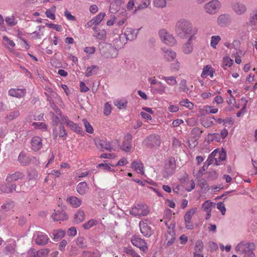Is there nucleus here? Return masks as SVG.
Returning <instances> with one entry per match:
<instances>
[{
	"label": "nucleus",
	"mask_w": 257,
	"mask_h": 257,
	"mask_svg": "<svg viewBox=\"0 0 257 257\" xmlns=\"http://www.w3.org/2000/svg\"><path fill=\"white\" fill-rule=\"evenodd\" d=\"M15 202L14 201L7 202L2 206V208L6 211H8L14 207Z\"/></svg>",
	"instance_id": "09e8293b"
},
{
	"label": "nucleus",
	"mask_w": 257,
	"mask_h": 257,
	"mask_svg": "<svg viewBox=\"0 0 257 257\" xmlns=\"http://www.w3.org/2000/svg\"><path fill=\"white\" fill-rule=\"evenodd\" d=\"M85 214L83 211L79 210L74 215V221L78 223L84 220Z\"/></svg>",
	"instance_id": "7c9ffc66"
},
{
	"label": "nucleus",
	"mask_w": 257,
	"mask_h": 257,
	"mask_svg": "<svg viewBox=\"0 0 257 257\" xmlns=\"http://www.w3.org/2000/svg\"><path fill=\"white\" fill-rule=\"evenodd\" d=\"M1 190L5 193H11L14 190L17 192H20L22 191L21 189H17L16 185L12 183H8L5 185H2L0 187Z\"/></svg>",
	"instance_id": "f3484780"
},
{
	"label": "nucleus",
	"mask_w": 257,
	"mask_h": 257,
	"mask_svg": "<svg viewBox=\"0 0 257 257\" xmlns=\"http://www.w3.org/2000/svg\"><path fill=\"white\" fill-rule=\"evenodd\" d=\"M131 241L134 245L140 248L143 251H146L148 249L147 243L145 240L138 235H134L131 239Z\"/></svg>",
	"instance_id": "9d476101"
},
{
	"label": "nucleus",
	"mask_w": 257,
	"mask_h": 257,
	"mask_svg": "<svg viewBox=\"0 0 257 257\" xmlns=\"http://www.w3.org/2000/svg\"><path fill=\"white\" fill-rule=\"evenodd\" d=\"M179 89L184 92L188 93L189 91V88L186 85V80L183 79L180 83Z\"/></svg>",
	"instance_id": "5fc2aeb1"
},
{
	"label": "nucleus",
	"mask_w": 257,
	"mask_h": 257,
	"mask_svg": "<svg viewBox=\"0 0 257 257\" xmlns=\"http://www.w3.org/2000/svg\"><path fill=\"white\" fill-rule=\"evenodd\" d=\"M9 94L10 95L17 98H21L25 96L26 94V89H13L9 90Z\"/></svg>",
	"instance_id": "4be33fe9"
},
{
	"label": "nucleus",
	"mask_w": 257,
	"mask_h": 257,
	"mask_svg": "<svg viewBox=\"0 0 257 257\" xmlns=\"http://www.w3.org/2000/svg\"><path fill=\"white\" fill-rule=\"evenodd\" d=\"M105 16L104 13H100L96 17H94L92 20L95 23V25H97L100 23Z\"/></svg>",
	"instance_id": "de8ad7c7"
},
{
	"label": "nucleus",
	"mask_w": 257,
	"mask_h": 257,
	"mask_svg": "<svg viewBox=\"0 0 257 257\" xmlns=\"http://www.w3.org/2000/svg\"><path fill=\"white\" fill-rule=\"evenodd\" d=\"M229 23V16L226 15H221L217 19V23L221 27H225Z\"/></svg>",
	"instance_id": "cd10ccee"
},
{
	"label": "nucleus",
	"mask_w": 257,
	"mask_h": 257,
	"mask_svg": "<svg viewBox=\"0 0 257 257\" xmlns=\"http://www.w3.org/2000/svg\"><path fill=\"white\" fill-rule=\"evenodd\" d=\"M176 167V161L174 157L170 158L168 162L164 166V171L163 176L165 178H168L169 176L174 174Z\"/></svg>",
	"instance_id": "39448f33"
},
{
	"label": "nucleus",
	"mask_w": 257,
	"mask_h": 257,
	"mask_svg": "<svg viewBox=\"0 0 257 257\" xmlns=\"http://www.w3.org/2000/svg\"><path fill=\"white\" fill-rule=\"evenodd\" d=\"M210 45L213 48H215L216 45L221 40V38L219 36H213L211 38Z\"/></svg>",
	"instance_id": "8fccbe9b"
},
{
	"label": "nucleus",
	"mask_w": 257,
	"mask_h": 257,
	"mask_svg": "<svg viewBox=\"0 0 257 257\" xmlns=\"http://www.w3.org/2000/svg\"><path fill=\"white\" fill-rule=\"evenodd\" d=\"M5 21L7 24L10 26H14L17 24V22L13 17H7L5 19Z\"/></svg>",
	"instance_id": "338daca9"
},
{
	"label": "nucleus",
	"mask_w": 257,
	"mask_h": 257,
	"mask_svg": "<svg viewBox=\"0 0 257 257\" xmlns=\"http://www.w3.org/2000/svg\"><path fill=\"white\" fill-rule=\"evenodd\" d=\"M127 101L126 100H116L114 102V104L119 108V109H125L127 105Z\"/></svg>",
	"instance_id": "603ef678"
},
{
	"label": "nucleus",
	"mask_w": 257,
	"mask_h": 257,
	"mask_svg": "<svg viewBox=\"0 0 257 257\" xmlns=\"http://www.w3.org/2000/svg\"><path fill=\"white\" fill-rule=\"evenodd\" d=\"M93 30L96 31L95 35H94L97 39L100 40H104L106 36V32L104 30H101L100 32H97V27H94Z\"/></svg>",
	"instance_id": "a19ab883"
},
{
	"label": "nucleus",
	"mask_w": 257,
	"mask_h": 257,
	"mask_svg": "<svg viewBox=\"0 0 257 257\" xmlns=\"http://www.w3.org/2000/svg\"><path fill=\"white\" fill-rule=\"evenodd\" d=\"M19 115L20 112L19 110L13 111L10 112V114L6 116V118L7 121H10L18 117Z\"/></svg>",
	"instance_id": "37998d69"
},
{
	"label": "nucleus",
	"mask_w": 257,
	"mask_h": 257,
	"mask_svg": "<svg viewBox=\"0 0 257 257\" xmlns=\"http://www.w3.org/2000/svg\"><path fill=\"white\" fill-rule=\"evenodd\" d=\"M218 153V150L216 149L214 150L208 156L207 160L205 162V164L206 165L207 167L212 164L214 157L217 155Z\"/></svg>",
	"instance_id": "72a5a7b5"
},
{
	"label": "nucleus",
	"mask_w": 257,
	"mask_h": 257,
	"mask_svg": "<svg viewBox=\"0 0 257 257\" xmlns=\"http://www.w3.org/2000/svg\"><path fill=\"white\" fill-rule=\"evenodd\" d=\"M255 249V245L253 243L240 242L235 247V250L240 254L243 255L249 251H253Z\"/></svg>",
	"instance_id": "423d86ee"
},
{
	"label": "nucleus",
	"mask_w": 257,
	"mask_h": 257,
	"mask_svg": "<svg viewBox=\"0 0 257 257\" xmlns=\"http://www.w3.org/2000/svg\"><path fill=\"white\" fill-rule=\"evenodd\" d=\"M203 131L199 127H194L192 129L191 133L194 135L195 138H199L202 133Z\"/></svg>",
	"instance_id": "13d9d810"
},
{
	"label": "nucleus",
	"mask_w": 257,
	"mask_h": 257,
	"mask_svg": "<svg viewBox=\"0 0 257 257\" xmlns=\"http://www.w3.org/2000/svg\"><path fill=\"white\" fill-rule=\"evenodd\" d=\"M180 104L182 106H185L188 108L192 109L193 107V104L189 101L187 99L182 100L180 102Z\"/></svg>",
	"instance_id": "4d7b16f0"
},
{
	"label": "nucleus",
	"mask_w": 257,
	"mask_h": 257,
	"mask_svg": "<svg viewBox=\"0 0 257 257\" xmlns=\"http://www.w3.org/2000/svg\"><path fill=\"white\" fill-rule=\"evenodd\" d=\"M192 31V25L189 21L181 19L176 24L175 32L180 38H184L187 35H193Z\"/></svg>",
	"instance_id": "f257e3e1"
},
{
	"label": "nucleus",
	"mask_w": 257,
	"mask_h": 257,
	"mask_svg": "<svg viewBox=\"0 0 257 257\" xmlns=\"http://www.w3.org/2000/svg\"><path fill=\"white\" fill-rule=\"evenodd\" d=\"M18 161L22 165L26 166L30 164L31 159L27 156L24 153L21 152L19 156Z\"/></svg>",
	"instance_id": "a878e982"
},
{
	"label": "nucleus",
	"mask_w": 257,
	"mask_h": 257,
	"mask_svg": "<svg viewBox=\"0 0 257 257\" xmlns=\"http://www.w3.org/2000/svg\"><path fill=\"white\" fill-rule=\"evenodd\" d=\"M196 37L194 35H192L187 42L184 45L183 47V51L186 54H190L192 53L193 49L192 40H195Z\"/></svg>",
	"instance_id": "2eb2a0df"
},
{
	"label": "nucleus",
	"mask_w": 257,
	"mask_h": 257,
	"mask_svg": "<svg viewBox=\"0 0 257 257\" xmlns=\"http://www.w3.org/2000/svg\"><path fill=\"white\" fill-rule=\"evenodd\" d=\"M111 111V107L110 105L108 103V102H106L104 104V114L105 116H108L110 114Z\"/></svg>",
	"instance_id": "69168bd1"
},
{
	"label": "nucleus",
	"mask_w": 257,
	"mask_h": 257,
	"mask_svg": "<svg viewBox=\"0 0 257 257\" xmlns=\"http://www.w3.org/2000/svg\"><path fill=\"white\" fill-rule=\"evenodd\" d=\"M208 174L207 179L209 180H213L217 178L218 174L215 171L212 172H207Z\"/></svg>",
	"instance_id": "0e129e2a"
},
{
	"label": "nucleus",
	"mask_w": 257,
	"mask_h": 257,
	"mask_svg": "<svg viewBox=\"0 0 257 257\" xmlns=\"http://www.w3.org/2000/svg\"><path fill=\"white\" fill-rule=\"evenodd\" d=\"M27 173L29 181L25 183V185H30V186H27L26 189L23 188V191L31 190L36 184V180L38 176L37 170L35 169L30 168L28 170Z\"/></svg>",
	"instance_id": "7ed1b4c3"
},
{
	"label": "nucleus",
	"mask_w": 257,
	"mask_h": 257,
	"mask_svg": "<svg viewBox=\"0 0 257 257\" xmlns=\"http://www.w3.org/2000/svg\"><path fill=\"white\" fill-rule=\"evenodd\" d=\"M220 7V3L217 0H213L204 5V9L206 13L214 14L217 13Z\"/></svg>",
	"instance_id": "1a4fd4ad"
},
{
	"label": "nucleus",
	"mask_w": 257,
	"mask_h": 257,
	"mask_svg": "<svg viewBox=\"0 0 257 257\" xmlns=\"http://www.w3.org/2000/svg\"><path fill=\"white\" fill-rule=\"evenodd\" d=\"M162 78L164 79L168 84L171 85H174L177 83L175 76H162Z\"/></svg>",
	"instance_id": "49530a36"
},
{
	"label": "nucleus",
	"mask_w": 257,
	"mask_h": 257,
	"mask_svg": "<svg viewBox=\"0 0 257 257\" xmlns=\"http://www.w3.org/2000/svg\"><path fill=\"white\" fill-rule=\"evenodd\" d=\"M49 252L48 248L36 250L35 249L31 248L28 252V257H47Z\"/></svg>",
	"instance_id": "9b49d317"
},
{
	"label": "nucleus",
	"mask_w": 257,
	"mask_h": 257,
	"mask_svg": "<svg viewBox=\"0 0 257 257\" xmlns=\"http://www.w3.org/2000/svg\"><path fill=\"white\" fill-rule=\"evenodd\" d=\"M139 30H134L131 28H127L124 32V35L126 40L132 41L137 38Z\"/></svg>",
	"instance_id": "393cba45"
},
{
	"label": "nucleus",
	"mask_w": 257,
	"mask_h": 257,
	"mask_svg": "<svg viewBox=\"0 0 257 257\" xmlns=\"http://www.w3.org/2000/svg\"><path fill=\"white\" fill-rule=\"evenodd\" d=\"M87 183L85 182L79 183L77 186V191L80 195H84L86 192Z\"/></svg>",
	"instance_id": "f704fd0d"
},
{
	"label": "nucleus",
	"mask_w": 257,
	"mask_h": 257,
	"mask_svg": "<svg viewBox=\"0 0 257 257\" xmlns=\"http://www.w3.org/2000/svg\"><path fill=\"white\" fill-rule=\"evenodd\" d=\"M198 185L201 189H208V185L206 182V181L203 178H201L198 180Z\"/></svg>",
	"instance_id": "052dcab7"
},
{
	"label": "nucleus",
	"mask_w": 257,
	"mask_h": 257,
	"mask_svg": "<svg viewBox=\"0 0 257 257\" xmlns=\"http://www.w3.org/2000/svg\"><path fill=\"white\" fill-rule=\"evenodd\" d=\"M42 140L39 136H35L31 140L32 148L35 151H39L43 146Z\"/></svg>",
	"instance_id": "aec40b11"
},
{
	"label": "nucleus",
	"mask_w": 257,
	"mask_h": 257,
	"mask_svg": "<svg viewBox=\"0 0 257 257\" xmlns=\"http://www.w3.org/2000/svg\"><path fill=\"white\" fill-rule=\"evenodd\" d=\"M164 56L168 61H172L175 59L176 54L175 52L168 50L165 52Z\"/></svg>",
	"instance_id": "e433bc0d"
},
{
	"label": "nucleus",
	"mask_w": 257,
	"mask_h": 257,
	"mask_svg": "<svg viewBox=\"0 0 257 257\" xmlns=\"http://www.w3.org/2000/svg\"><path fill=\"white\" fill-rule=\"evenodd\" d=\"M67 200L74 207H78L81 204V200L74 196L68 198Z\"/></svg>",
	"instance_id": "2f4dec72"
},
{
	"label": "nucleus",
	"mask_w": 257,
	"mask_h": 257,
	"mask_svg": "<svg viewBox=\"0 0 257 257\" xmlns=\"http://www.w3.org/2000/svg\"><path fill=\"white\" fill-rule=\"evenodd\" d=\"M175 227V224H173V228L171 229L170 227H169V229L167 231V234H166V239L168 240V242L167 243V245L168 246H170L172 245L175 241V232L173 230V228Z\"/></svg>",
	"instance_id": "b1692460"
},
{
	"label": "nucleus",
	"mask_w": 257,
	"mask_h": 257,
	"mask_svg": "<svg viewBox=\"0 0 257 257\" xmlns=\"http://www.w3.org/2000/svg\"><path fill=\"white\" fill-rule=\"evenodd\" d=\"M65 235V231L64 230L60 229L54 231V240L58 241L63 238Z\"/></svg>",
	"instance_id": "c9c22d12"
},
{
	"label": "nucleus",
	"mask_w": 257,
	"mask_h": 257,
	"mask_svg": "<svg viewBox=\"0 0 257 257\" xmlns=\"http://www.w3.org/2000/svg\"><path fill=\"white\" fill-rule=\"evenodd\" d=\"M154 4L156 7L164 8L166 5V0H154Z\"/></svg>",
	"instance_id": "680f3d73"
},
{
	"label": "nucleus",
	"mask_w": 257,
	"mask_h": 257,
	"mask_svg": "<svg viewBox=\"0 0 257 257\" xmlns=\"http://www.w3.org/2000/svg\"><path fill=\"white\" fill-rule=\"evenodd\" d=\"M150 211L145 204H138L132 208L130 213L134 216H145L148 215Z\"/></svg>",
	"instance_id": "20e7f679"
},
{
	"label": "nucleus",
	"mask_w": 257,
	"mask_h": 257,
	"mask_svg": "<svg viewBox=\"0 0 257 257\" xmlns=\"http://www.w3.org/2000/svg\"><path fill=\"white\" fill-rule=\"evenodd\" d=\"M197 208H193L192 209L187 211L184 215V220L185 223H190L193 215L196 212Z\"/></svg>",
	"instance_id": "c85d7f7f"
},
{
	"label": "nucleus",
	"mask_w": 257,
	"mask_h": 257,
	"mask_svg": "<svg viewBox=\"0 0 257 257\" xmlns=\"http://www.w3.org/2000/svg\"><path fill=\"white\" fill-rule=\"evenodd\" d=\"M52 218L55 221H63L67 220L68 218V215L64 210L55 211L52 215Z\"/></svg>",
	"instance_id": "a211bd4d"
},
{
	"label": "nucleus",
	"mask_w": 257,
	"mask_h": 257,
	"mask_svg": "<svg viewBox=\"0 0 257 257\" xmlns=\"http://www.w3.org/2000/svg\"><path fill=\"white\" fill-rule=\"evenodd\" d=\"M32 125L37 129H42L44 131L47 130V125L44 122H33Z\"/></svg>",
	"instance_id": "3c124183"
},
{
	"label": "nucleus",
	"mask_w": 257,
	"mask_h": 257,
	"mask_svg": "<svg viewBox=\"0 0 257 257\" xmlns=\"http://www.w3.org/2000/svg\"><path fill=\"white\" fill-rule=\"evenodd\" d=\"M25 177V174L21 172H17L12 174H9L6 179V181L9 182L16 181L19 179L22 180Z\"/></svg>",
	"instance_id": "5701e85b"
},
{
	"label": "nucleus",
	"mask_w": 257,
	"mask_h": 257,
	"mask_svg": "<svg viewBox=\"0 0 257 257\" xmlns=\"http://www.w3.org/2000/svg\"><path fill=\"white\" fill-rule=\"evenodd\" d=\"M213 119H215L214 117H210L209 118H208L206 119H205L204 118L201 119L200 121H201V124L204 127L207 128V127H209V126L214 124V122L212 120Z\"/></svg>",
	"instance_id": "4c0bfd02"
},
{
	"label": "nucleus",
	"mask_w": 257,
	"mask_h": 257,
	"mask_svg": "<svg viewBox=\"0 0 257 257\" xmlns=\"http://www.w3.org/2000/svg\"><path fill=\"white\" fill-rule=\"evenodd\" d=\"M95 144L98 149L101 150V151H104V150L111 151L112 148L109 142L104 141L100 139L95 140Z\"/></svg>",
	"instance_id": "4468645a"
},
{
	"label": "nucleus",
	"mask_w": 257,
	"mask_h": 257,
	"mask_svg": "<svg viewBox=\"0 0 257 257\" xmlns=\"http://www.w3.org/2000/svg\"><path fill=\"white\" fill-rule=\"evenodd\" d=\"M99 47L101 54L106 58H115L117 55V49L111 44L101 42L99 44Z\"/></svg>",
	"instance_id": "f03ea898"
},
{
	"label": "nucleus",
	"mask_w": 257,
	"mask_h": 257,
	"mask_svg": "<svg viewBox=\"0 0 257 257\" xmlns=\"http://www.w3.org/2000/svg\"><path fill=\"white\" fill-rule=\"evenodd\" d=\"M124 4L122 0H114L110 3L109 6V12L112 14H115L118 12L121 6Z\"/></svg>",
	"instance_id": "6ab92c4d"
},
{
	"label": "nucleus",
	"mask_w": 257,
	"mask_h": 257,
	"mask_svg": "<svg viewBox=\"0 0 257 257\" xmlns=\"http://www.w3.org/2000/svg\"><path fill=\"white\" fill-rule=\"evenodd\" d=\"M93 69L98 70V67L96 65H92L91 67H87L85 76L89 77L92 75L95 74V72L93 71Z\"/></svg>",
	"instance_id": "864d4df0"
},
{
	"label": "nucleus",
	"mask_w": 257,
	"mask_h": 257,
	"mask_svg": "<svg viewBox=\"0 0 257 257\" xmlns=\"http://www.w3.org/2000/svg\"><path fill=\"white\" fill-rule=\"evenodd\" d=\"M68 126L71 128L72 130L75 132L80 133L82 131L81 127L78 126L77 124L74 123L73 121H68Z\"/></svg>",
	"instance_id": "ea45409f"
},
{
	"label": "nucleus",
	"mask_w": 257,
	"mask_h": 257,
	"mask_svg": "<svg viewBox=\"0 0 257 257\" xmlns=\"http://www.w3.org/2000/svg\"><path fill=\"white\" fill-rule=\"evenodd\" d=\"M49 240L48 236L42 233L38 234L35 240V242L39 245L44 246L47 244Z\"/></svg>",
	"instance_id": "412c9836"
},
{
	"label": "nucleus",
	"mask_w": 257,
	"mask_h": 257,
	"mask_svg": "<svg viewBox=\"0 0 257 257\" xmlns=\"http://www.w3.org/2000/svg\"><path fill=\"white\" fill-rule=\"evenodd\" d=\"M82 122L84 125L85 131L89 134L93 133V128L90 123L85 118L82 119Z\"/></svg>",
	"instance_id": "c03bdc74"
},
{
	"label": "nucleus",
	"mask_w": 257,
	"mask_h": 257,
	"mask_svg": "<svg viewBox=\"0 0 257 257\" xmlns=\"http://www.w3.org/2000/svg\"><path fill=\"white\" fill-rule=\"evenodd\" d=\"M132 168L138 173L143 174V165L140 161H134L132 163Z\"/></svg>",
	"instance_id": "bb28decb"
},
{
	"label": "nucleus",
	"mask_w": 257,
	"mask_h": 257,
	"mask_svg": "<svg viewBox=\"0 0 257 257\" xmlns=\"http://www.w3.org/2000/svg\"><path fill=\"white\" fill-rule=\"evenodd\" d=\"M161 142L160 137L156 134L150 135L144 140V143L149 148L159 146Z\"/></svg>",
	"instance_id": "0eeeda50"
},
{
	"label": "nucleus",
	"mask_w": 257,
	"mask_h": 257,
	"mask_svg": "<svg viewBox=\"0 0 257 257\" xmlns=\"http://www.w3.org/2000/svg\"><path fill=\"white\" fill-rule=\"evenodd\" d=\"M159 34L161 40L167 45L172 46L176 43V40L173 35L168 33L165 30H161Z\"/></svg>",
	"instance_id": "6e6552de"
},
{
	"label": "nucleus",
	"mask_w": 257,
	"mask_h": 257,
	"mask_svg": "<svg viewBox=\"0 0 257 257\" xmlns=\"http://www.w3.org/2000/svg\"><path fill=\"white\" fill-rule=\"evenodd\" d=\"M15 251V246L13 244L7 245L4 248V252L7 255L13 254Z\"/></svg>",
	"instance_id": "58836bf2"
},
{
	"label": "nucleus",
	"mask_w": 257,
	"mask_h": 257,
	"mask_svg": "<svg viewBox=\"0 0 257 257\" xmlns=\"http://www.w3.org/2000/svg\"><path fill=\"white\" fill-rule=\"evenodd\" d=\"M215 204L212 202H210L209 201H206L202 205V207L204 209V210L206 211H211L210 207L212 206L214 207Z\"/></svg>",
	"instance_id": "a18cd8bd"
},
{
	"label": "nucleus",
	"mask_w": 257,
	"mask_h": 257,
	"mask_svg": "<svg viewBox=\"0 0 257 257\" xmlns=\"http://www.w3.org/2000/svg\"><path fill=\"white\" fill-rule=\"evenodd\" d=\"M132 140V136L131 134H127L125 135L121 149L125 152H129L131 149Z\"/></svg>",
	"instance_id": "dca6fc26"
},
{
	"label": "nucleus",
	"mask_w": 257,
	"mask_h": 257,
	"mask_svg": "<svg viewBox=\"0 0 257 257\" xmlns=\"http://www.w3.org/2000/svg\"><path fill=\"white\" fill-rule=\"evenodd\" d=\"M124 252L132 255L133 257H141L134 250L131 248H125L124 249Z\"/></svg>",
	"instance_id": "e2e57ef3"
},
{
	"label": "nucleus",
	"mask_w": 257,
	"mask_h": 257,
	"mask_svg": "<svg viewBox=\"0 0 257 257\" xmlns=\"http://www.w3.org/2000/svg\"><path fill=\"white\" fill-rule=\"evenodd\" d=\"M211 69V66L210 65H206L203 69V71L201 73V76L202 77H206L208 76V73Z\"/></svg>",
	"instance_id": "774afa93"
},
{
	"label": "nucleus",
	"mask_w": 257,
	"mask_h": 257,
	"mask_svg": "<svg viewBox=\"0 0 257 257\" xmlns=\"http://www.w3.org/2000/svg\"><path fill=\"white\" fill-rule=\"evenodd\" d=\"M97 224V221L94 219H90L88 221H87L86 223H84L83 225V227L86 229H88L91 227L96 225Z\"/></svg>",
	"instance_id": "6e6d98bb"
},
{
	"label": "nucleus",
	"mask_w": 257,
	"mask_h": 257,
	"mask_svg": "<svg viewBox=\"0 0 257 257\" xmlns=\"http://www.w3.org/2000/svg\"><path fill=\"white\" fill-rule=\"evenodd\" d=\"M204 249V245L203 242L201 240H197L195 243L194 247V252H201L203 251Z\"/></svg>",
	"instance_id": "79ce46f5"
},
{
	"label": "nucleus",
	"mask_w": 257,
	"mask_h": 257,
	"mask_svg": "<svg viewBox=\"0 0 257 257\" xmlns=\"http://www.w3.org/2000/svg\"><path fill=\"white\" fill-rule=\"evenodd\" d=\"M206 140L208 143L215 141L217 142L220 141V136L218 133L208 134Z\"/></svg>",
	"instance_id": "473e14b6"
},
{
	"label": "nucleus",
	"mask_w": 257,
	"mask_h": 257,
	"mask_svg": "<svg viewBox=\"0 0 257 257\" xmlns=\"http://www.w3.org/2000/svg\"><path fill=\"white\" fill-rule=\"evenodd\" d=\"M85 239L83 237H79L76 239V244L81 248H85L86 247V245L84 242Z\"/></svg>",
	"instance_id": "bf43d9fd"
},
{
	"label": "nucleus",
	"mask_w": 257,
	"mask_h": 257,
	"mask_svg": "<svg viewBox=\"0 0 257 257\" xmlns=\"http://www.w3.org/2000/svg\"><path fill=\"white\" fill-rule=\"evenodd\" d=\"M231 7L234 12L238 15H242L246 11L245 5L239 2L232 3Z\"/></svg>",
	"instance_id": "ddd939ff"
},
{
	"label": "nucleus",
	"mask_w": 257,
	"mask_h": 257,
	"mask_svg": "<svg viewBox=\"0 0 257 257\" xmlns=\"http://www.w3.org/2000/svg\"><path fill=\"white\" fill-rule=\"evenodd\" d=\"M249 22L251 26H257V9L250 14Z\"/></svg>",
	"instance_id": "c756f323"
},
{
	"label": "nucleus",
	"mask_w": 257,
	"mask_h": 257,
	"mask_svg": "<svg viewBox=\"0 0 257 257\" xmlns=\"http://www.w3.org/2000/svg\"><path fill=\"white\" fill-rule=\"evenodd\" d=\"M141 233L146 237H150L154 233V230L148 224L143 221H141L139 223Z\"/></svg>",
	"instance_id": "f8f14e48"
}]
</instances>
